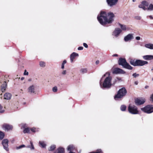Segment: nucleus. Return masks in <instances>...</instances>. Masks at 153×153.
<instances>
[{
    "instance_id": "12",
    "label": "nucleus",
    "mask_w": 153,
    "mask_h": 153,
    "mask_svg": "<svg viewBox=\"0 0 153 153\" xmlns=\"http://www.w3.org/2000/svg\"><path fill=\"white\" fill-rule=\"evenodd\" d=\"M8 140L7 139H4L2 141V143L3 145L4 149L6 151L8 150Z\"/></svg>"
},
{
    "instance_id": "13",
    "label": "nucleus",
    "mask_w": 153,
    "mask_h": 153,
    "mask_svg": "<svg viewBox=\"0 0 153 153\" xmlns=\"http://www.w3.org/2000/svg\"><path fill=\"white\" fill-rule=\"evenodd\" d=\"M145 101L144 99H137L135 100V104L137 105H140L143 104Z\"/></svg>"
},
{
    "instance_id": "41",
    "label": "nucleus",
    "mask_w": 153,
    "mask_h": 153,
    "mask_svg": "<svg viewBox=\"0 0 153 153\" xmlns=\"http://www.w3.org/2000/svg\"><path fill=\"white\" fill-rule=\"evenodd\" d=\"M83 48L82 47H79L78 48V49L79 50H83Z\"/></svg>"
},
{
    "instance_id": "24",
    "label": "nucleus",
    "mask_w": 153,
    "mask_h": 153,
    "mask_svg": "<svg viewBox=\"0 0 153 153\" xmlns=\"http://www.w3.org/2000/svg\"><path fill=\"white\" fill-rule=\"evenodd\" d=\"M58 152L59 153H64L65 152L64 149L62 147H59L57 149Z\"/></svg>"
},
{
    "instance_id": "8",
    "label": "nucleus",
    "mask_w": 153,
    "mask_h": 153,
    "mask_svg": "<svg viewBox=\"0 0 153 153\" xmlns=\"http://www.w3.org/2000/svg\"><path fill=\"white\" fill-rule=\"evenodd\" d=\"M148 3L147 1H144L141 2V4L139 5L138 7L140 8H142L143 10H147L146 7L148 6Z\"/></svg>"
},
{
    "instance_id": "46",
    "label": "nucleus",
    "mask_w": 153,
    "mask_h": 153,
    "mask_svg": "<svg viewBox=\"0 0 153 153\" xmlns=\"http://www.w3.org/2000/svg\"><path fill=\"white\" fill-rule=\"evenodd\" d=\"M99 60L96 61V62H95V64L96 65H97V64H99Z\"/></svg>"
},
{
    "instance_id": "5",
    "label": "nucleus",
    "mask_w": 153,
    "mask_h": 153,
    "mask_svg": "<svg viewBox=\"0 0 153 153\" xmlns=\"http://www.w3.org/2000/svg\"><path fill=\"white\" fill-rule=\"evenodd\" d=\"M127 93V91L125 88L120 89L118 92L117 95L114 97V99L116 100L117 98H121L125 96Z\"/></svg>"
},
{
    "instance_id": "33",
    "label": "nucleus",
    "mask_w": 153,
    "mask_h": 153,
    "mask_svg": "<svg viewBox=\"0 0 153 153\" xmlns=\"http://www.w3.org/2000/svg\"><path fill=\"white\" fill-rule=\"evenodd\" d=\"M39 64L40 66L42 67H44L45 66V63L43 62H40Z\"/></svg>"
},
{
    "instance_id": "18",
    "label": "nucleus",
    "mask_w": 153,
    "mask_h": 153,
    "mask_svg": "<svg viewBox=\"0 0 153 153\" xmlns=\"http://www.w3.org/2000/svg\"><path fill=\"white\" fill-rule=\"evenodd\" d=\"M35 86L32 85L30 86L28 88V91L30 93H35Z\"/></svg>"
},
{
    "instance_id": "55",
    "label": "nucleus",
    "mask_w": 153,
    "mask_h": 153,
    "mask_svg": "<svg viewBox=\"0 0 153 153\" xmlns=\"http://www.w3.org/2000/svg\"><path fill=\"white\" fill-rule=\"evenodd\" d=\"M136 1V0H132L134 2L135 1Z\"/></svg>"
},
{
    "instance_id": "36",
    "label": "nucleus",
    "mask_w": 153,
    "mask_h": 153,
    "mask_svg": "<svg viewBox=\"0 0 153 153\" xmlns=\"http://www.w3.org/2000/svg\"><path fill=\"white\" fill-rule=\"evenodd\" d=\"M52 90L54 92H56L57 91V87L55 86L53 88Z\"/></svg>"
},
{
    "instance_id": "23",
    "label": "nucleus",
    "mask_w": 153,
    "mask_h": 153,
    "mask_svg": "<svg viewBox=\"0 0 153 153\" xmlns=\"http://www.w3.org/2000/svg\"><path fill=\"white\" fill-rule=\"evenodd\" d=\"M88 69L87 68H81L79 71L80 73L81 74H84L87 72Z\"/></svg>"
},
{
    "instance_id": "38",
    "label": "nucleus",
    "mask_w": 153,
    "mask_h": 153,
    "mask_svg": "<svg viewBox=\"0 0 153 153\" xmlns=\"http://www.w3.org/2000/svg\"><path fill=\"white\" fill-rule=\"evenodd\" d=\"M30 129V130H31V131L32 132H36V128H33Z\"/></svg>"
},
{
    "instance_id": "27",
    "label": "nucleus",
    "mask_w": 153,
    "mask_h": 153,
    "mask_svg": "<svg viewBox=\"0 0 153 153\" xmlns=\"http://www.w3.org/2000/svg\"><path fill=\"white\" fill-rule=\"evenodd\" d=\"M24 133H30V129L29 128H25L23 131Z\"/></svg>"
},
{
    "instance_id": "50",
    "label": "nucleus",
    "mask_w": 153,
    "mask_h": 153,
    "mask_svg": "<svg viewBox=\"0 0 153 153\" xmlns=\"http://www.w3.org/2000/svg\"><path fill=\"white\" fill-rule=\"evenodd\" d=\"M25 79V78L24 77H22V78H21V80H23Z\"/></svg>"
},
{
    "instance_id": "14",
    "label": "nucleus",
    "mask_w": 153,
    "mask_h": 153,
    "mask_svg": "<svg viewBox=\"0 0 153 153\" xmlns=\"http://www.w3.org/2000/svg\"><path fill=\"white\" fill-rule=\"evenodd\" d=\"M117 1L118 0H107L108 5L110 6L115 5Z\"/></svg>"
},
{
    "instance_id": "10",
    "label": "nucleus",
    "mask_w": 153,
    "mask_h": 153,
    "mask_svg": "<svg viewBox=\"0 0 153 153\" xmlns=\"http://www.w3.org/2000/svg\"><path fill=\"white\" fill-rule=\"evenodd\" d=\"M3 129L5 131H9L11 130L13 128V127L12 125H10L7 124H4L2 126Z\"/></svg>"
},
{
    "instance_id": "51",
    "label": "nucleus",
    "mask_w": 153,
    "mask_h": 153,
    "mask_svg": "<svg viewBox=\"0 0 153 153\" xmlns=\"http://www.w3.org/2000/svg\"><path fill=\"white\" fill-rule=\"evenodd\" d=\"M26 126V124H23L22 125V127H23V128H24Z\"/></svg>"
},
{
    "instance_id": "3",
    "label": "nucleus",
    "mask_w": 153,
    "mask_h": 153,
    "mask_svg": "<svg viewBox=\"0 0 153 153\" xmlns=\"http://www.w3.org/2000/svg\"><path fill=\"white\" fill-rule=\"evenodd\" d=\"M130 64L134 66H143L148 64V62L146 61L140 59H137L136 61L131 59L130 62Z\"/></svg>"
},
{
    "instance_id": "56",
    "label": "nucleus",
    "mask_w": 153,
    "mask_h": 153,
    "mask_svg": "<svg viewBox=\"0 0 153 153\" xmlns=\"http://www.w3.org/2000/svg\"><path fill=\"white\" fill-rule=\"evenodd\" d=\"M152 80H153V78H152Z\"/></svg>"
},
{
    "instance_id": "26",
    "label": "nucleus",
    "mask_w": 153,
    "mask_h": 153,
    "mask_svg": "<svg viewBox=\"0 0 153 153\" xmlns=\"http://www.w3.org/2000/svg\"><path fill=\"white\" fill-rule=\"evenodd\" d=\"M74 149V147L73 145H70L68 146L67 149L68 150L71 152V151H73Z\"/></svg>"
},
{
    "instance_id": "49",
    "label": "nucleus",
    "mask_w": 153,
    "mask_h": 153,
    "mask_svg": "<svg viewBox=\"0 0 153 153\" xmlns=\"http://www.w3.org/2000/svg\"><path fill=\"white\" fill-rule=\"evenodd\" d=\"M149 17L150 19H153V17L152 16H149Z\"/></svg>"
},
{
    "instance_id": "15",
    "label": "nucleus",
    "mask_w": 153,
    "mask_h": 153,
    "mask_svg": "<svg viewBox=\"0 0 153 153\" xmlns=\"http://www.w3.org/2000/svg\"><path fill=\"white\" fill-rule=\"evenodd\" d=\"M133 38V35L129 34L124 37V39L126 42H127L132 39Z\"/></svg>"
},
{
    "instance_id": "43",
    "label": "nucleus",
    "mask_w": 153,
    "mask_h": 153,
    "mask_svg": "<svg viewBox=\"0 0 153 153\" xmlns=\"http://www.w3.org/2000/svg\"><path fill=\"white\" fill-rule=\"evenodd\" d=\"M140 36H137L136 37V39L137 40H139L140 39Z\"/></svg>"
},
{
    "instance_id": "1",
    "label": "nucleus",
    "mask_w": 153,
    "mask_h": 153,
    "mask_svg": "<svg viewBox=\"0 0 153 153\" xmlns=\"http://www.w3.org/2000/svg\"><path fill=\"white\" fill-rule=\"evenodd\" d=\"M114 15L112 13H107L104 12H101L97 16V19L101 24L104 25L106 24L111 23L114 20Z\"/></svg>"
},
{
    "instance_id": "45",
    "label": "nucleus",
    "mask_w": 153,
    "mask_h": 153,
    "mask_svg": "<svg viewBox=\"0 0 153 153\" xmlns=\"http://www.w3.org/2000/svg\"><path fill=\"white\" fill-rule=\"evenodd\" d=\"M64 65L62 63L61 68L62 69H64Z\"/></svg>"
},
{
    "instance_id": "34",
    "label": "nucleus",
    "mask_w": 153,
    "mask_h": 153,
    "mask_svg": "<svg viewBox=\"0 0 153 153\" xmlns=\"http://www.w3.org/2000/svg\"><path fill=\"white\" fill-rule=\"evenodd\" d=\"M3 107L0 105V113H2L4 111V110L3 109Z\"/></svg>"
},
{
    "instance_id": "9",
    "label": "nucleus",
    "mask_w": 153,
    "mask_h": 153,
    "mask_svg": "<svg viewBox=\"0 0 153 153\" xmlns=\"http://www.w3.org/2000/svg\"><path fill=\"white\" fill-rule=\"evenodd\" d=\"M113 74H124L125 72L123 70L119 68H115L113 69L112 71Z\"/></svg>"
},
{
    "instance_id": "40",
    "label": "nucleus",
    "mask_w": 153,
    "mask_h": 153,
    "mask_svg": "<svg viewBox=\"0 0 153 153\" xmlns=\"http://www.w3.org/2000/svg\"><path fill=\"white\" fill-rule=\"evenodd\" d=\"M83 45L84 46L85 48H87L88 47V45L86 43H84L83 44Z\"/></svg>"
},
{
    "instance_id": "35",
    "label": "nucleus",
    "mask_w": 153,
    "mask_h": 153,
    "mask_svg": "<svg viewBox=\"0 0 153 153\" xmlns=\"http://www.w3.org/2000/svg\"><path fill=\"white\" fill-rule=\"evenodd\" d=\"M25 147V145H21L18 147H17L16 148L17 149H21L22 148H23V147Z\"/></svg>"
},
{
    "instance_id": "19",
    "label": "nucleus",
    "mask_w": 153,
    "mask_h": 153,
    "mask_svg": "<svg viewBox=\"0 0 153 153\" xmlns=\"http://www.w3.org/2000/svg\"><path fill=\"white\" fill-rule=\"evenodd\" d=\"M7 85L6 82H4L1 86V91L2 92H4L5 91L7 88Z\"/></svg>"
},
{
    "instance_id": "21",
    "label": "nucleus",
    "mask_w": 153,
    "mask_h": 153,
    "mask_svg": "<svg viewBox=\"0 0 153 153\" xmlns=\"http://www.w3.org/2000/svg\"><path fill=\"white\" fill-rule=\"evenodd\" d=\"M144 46L146 48L150 49H153V44L151 43L147 44H145Z\"/></svg>"
},
{
    "instance_id": "52",
    "label": "nucleus",
    "mask_w": 153,
    "mask_h": 153,
    "mask_svg": "<svg viewBox=\"0 0 153 153\" xmlns=\"http://www.w3.org/2000/svg\"><path fill=\"white\" fill-rule=\"evenodd\" d=\"M148 87H149V86H147V85H146V86H145V89H147V88H148Z\"/></svg>"
},
{
    "instance_id": "7",
    "label": "nucleus",
    "mask_w": 153,
    "mask_h": 153,
    "mask_svg": "<svg viewBox=\"0 0 153 153\" xmlns=\"http://www.w3.org/2000/svg\"><path fill=\"white\" fill-rule=\"evenodd\" d=\"M142 111L143 112L150 114L153 112V106L152 105H148L145 107L141 108Z\"/></svg>"
},
{
    "instance_id": "25",
    "label": "nucleus",
    "mask_w": 153,
    "mask_h": 153,
    "mask_svg": "<svg viewBox=\"0 0 153 153\" xmlns=\"http://www.w3.org/2000/svg\"><path fill=\"white\" fill-rule=\"evenodd\" d=\"M119 25L121 28V30H122L125 31L126 30V25L121 24H119Z\"/></svg>"
},
{
    "instance_id": "47",
    "label": "nucleus",
    "mask_w": 153,
    "mask_h": 153,
    "mask_svg": "<svg viewBox=\"0 0 153 153\" xmlns=\"http://www.w3.org/2000/svg\"><path fill=\"white\" fill-rule=\"evenodd\" d=\"M66 63V60H64L62 63V64H65Z\"/></svg>"
},
{
    "instance_id": "11",
    "label": "nucleus",
    "mask_w": 153,
    "mask_h": 153,
    "mask_svg": "<svg viewBox=\"0 0 153 153\" xmlns=\"http://www.w3.org/2000/svg\"><path fill=\"white\" fill-rule=\"evenodd\" d=\"M122 32V30L119 28H116L113 33V35L116 37H117Z\"/></svg>"
},
{
    "instance_id": "39",
    "label": "nucleus",
    "mask_w": 153,
    "mask_h": 153,
    "mask_svg": "<svg viewBox=\"0 0 153 153\" xmlns=\"http://www.w3.org/2000/svg\"><path fill=\"white\" fill-rule=\"evenodd\" d=\"M24 74L25 75H27L28 74V72L26 70H25V72H24Z\"/></svg>"
},
{
    "instance_id": "31",
    "label": "nucleus",
    "mask_w": 153,
    "mask_h": 153,
    "mask_svg": "<svg viewBox=\"0 0 153 153\" xmlns=\"http://www.w3.org/2000/svg\"><path fill=\"white\" fill-rule=\"evenodd\" d=\"M4 136V134L1 131H0V139H2Z\"/></svg>"
},
{
    "instance_id": "20",
    "label": "nucleus",
    "mask_w": 153,
    "mask_h": 153,
    "mask_svg": "<svg viewBox=\"0 0 153 153\" xmlns=\"http://www.w3.org/2000/svg\"><path fill=\"white\" fill-rule=\"evenodd\" d=\"M11 95L9 93H6L4 95V99L6 100H10L11 98Z\"/></svg>"
},
{
    "instance_id": "48",
    "label": "nucleus",
    "mask_w": 153,
    "mask_h": 153,
    "mask_svg": "<svg viewBox=\"0 0 153 153\" xmlns=\"http://www.w3.org/2000/svg\"><path fill=\"white\" fill-rule=\"evenodd\" d=\"M134 84L136 85H137L138 84V82L137 81H136L134 82Z\"/></svg>"
},
{
    "instance_id": "4",
    "label": "nucleus",
    "mask_w": 153,
    "mask_h": 153,
    "mask_svg": "<svg viewBox=\"0 0 153 153\" xmlns=\"http://www.w3.org/2000/svg\"><path fill=\"white\" fill-rule=\"evenodd\" d=\"M120 65H122L123 68L129 70H131L132 67L127 63L124 58H120L118 61Z\"/></svg>"
},
{
    "instance_id": "42",
    "label": "nucleus",
    "mask_w": 153,
    "mask_h": 153,
    "mask_svg": "<svg viewBox=\"0 0 153 153\" xmlns=\"http://www.w3.org/2000/svg\"><path fill=\"white\" fill-rule=\"evenodd\" d=\"M66 73V70H64L62 72V74L63 75H65Z\"/></svg>"
},
{
    "instance_id": "37",
    "label": "nucleus",
    "mask_w": 153,
    "mask_h": 153,
    "mask_svg": "<svg viewBox=\"0 0 153 153\" xmlns=\"http://www.w3.org/2000/svg\"><path fill=\"white\" fill-rule=\"evenodd\" d=\"M139 76V74H137L136 73H134L133 74L132 76L135 78L138 76Z\"/></svg>"
},
{
    "instance_id": "6",
    "label": "nucleus",
    "mask_w": 153,
    "mask_h": 153,
    "mask_svg": "<svg viewBox=\"0 0 153 153\" xmlns=\"http://www.w3.org/2000/svg\"><path fill=\"white\" fill-rule=\"evenodd\" d=\"M128 110L130 113L132 114H137L139 113L137 108L134 105H130L128 107Z\"/></svg>"
},
{
    "instance_id": "54",
    "label": "nucleus",
    "mask_w": 153,
    "mask_h": 153,
    "mask_svg": "<svg viewBox=\"0 0 153 153\" xmlns=\"http://www.w3.org/2000/svg\"><path fill=\"white\" fill-rule=\"evenodd\" d=\"M117 56V54H115L114 55V56Z\"/></svg>"
},
{
    "instance_id": "53",
    "label": "nucleus",
    "mask_w": 153,
    "mask_h": 153,
    "mask_svg": "<svg viewBox=\"0 0 153 153\" xmlns=\"http://www.w3.org/2000/svg\"><path fill=\"white\" fill-rule=\"evenodd\" d=\"M30 145H28L26 147L27 148H30Z\"/></svg>"
},
{
    "instance_id": "28",
    "label": "nucleus",
    "mask_w": 153,
    "mask_h": 153,
    "mask_svg": "<svg viewBox=\"0 0 153 153\" xmlns=\"http://www.w3.org/2000/svg\"><path fill=\"white\" fill-rule=\"evenodd\" d=\"M56 146L55 145H53L51 146L48 149V150L49 151H52L53 150L56 148Z\"/></svg>"
},
{
    "instance_id": "44",
    "label": "nucleus",
    "mask_w": 153,
    "mask_h": 153,
    "mask_svg": "<svg viewBox=\"0 0 153 153\" xmlns=\"http://www.w3.org/2000/svg\"><path fill=\"white\" fill-rule=\"evenodd\" d=\"M150 98L153 102V94L151 96Z\"/></svg>"
},
{
    "instance_id": "29",
    "label": "nucleus",
    "mask_w": 153,
    "mask_h": 153,
    "mask_svg": "<svg viewBox=\"0 0 153 153\" xmlns=\"http://www.w3.org/2000/svg\"><path fill=\"white\" fill-rule=\"evenodd\" d=\"M147 10H153V5L152 4H150L148 7L147 8Z\"/></svg>"
},
{
    "instance_id": "16",
    "label": "nucleus",
    "mask_w": 153,
    "mask_h": 153,
    "mask_svg": "<svg viewBox=\"0 0 153 153\" xmlns=\"http://www.w3.org/2000/svg\"><path fill=\"white\" fill-rule=\"evenodd\" d=\"M143 59L146 60H149L153 59V55H146L143 56Z\"/></svg>"
},
{
    "instance_id": "2",
    "label": "nucleus",
    "mask_w": 153,
    "mask_h": 153,
    "mask_svg": "<svg viewBox=\"0 0 153 153\" xmlns=\"http://www.w3.org/2000/svg\"><path fill=\"white\" fill-rule=\"evenodd\" d=\"M110 75L109 73H106L102 76V78L104 76H106V77L102 83L101 82V80L100 81V85L102 88H110L111 86L112 77L110 76Z\"/></svg>"
},
{
    "instance_id": "32",
    "label": "nucleus",
    "mask_w": 153,
    "mask_h": 153,
    "mask_svg": "<svg viewBox=\"0 0 153 153\" xmlns=\"http://www.w3.org/2000/svg\"><path fill=\"white\" fill-rule=\"evenodd\" d=\"M30 149L31 150H33L34 149V147L33 144V143L32 142L30 141Z\"/></svg>"
},
{
    "instance_id": "17",
    "label": "nucleus",
    "mask_w": 153,
    "mask_h": 153,
    "mask_svg": "<svg viewBox=\"0 0 153 153\" xmlns=\"http://www.w3.org/2000/svg\"><path fill=\"white\" fill-rule=\"evenodd\" d=\"M79 55L78 53H77L75 52H73L72 53L70 56V59L71 60V63H72L74 61V59L75 57L76 56H78Z\"/></svg>"
},
{
    "instance_id": "30",
    "label": "nucleus",
    "mask_w": 153,
    "mask_h": 153,
    "mask_svg": "<svg viewBox=\"0 0 153 153\" xmlns=\"http://www.w3.org/2000/svg\"><path fill=\"white\" fill-rule=\"evenodd\" d=\"M126 108V107L125 105H122L120 107V109L122 111H125Z\"/></svg>"
},
{
    "instance_id": "22",
    "label": "nucleus",
    "mask_w": 153,
    "mask_h": 153,
    "mask_svg": "<svg viewBox=\"0 0 153 153\" xmlns=\"http://www.w3.org/2000/svg\"><path fill=\"white\" fill-rule=\"evenodd\" d=\"M39 146L43 148H45L46 146V144L45 142L43 141H40L39 142Z\"/></svg>"
}]
</instances>
